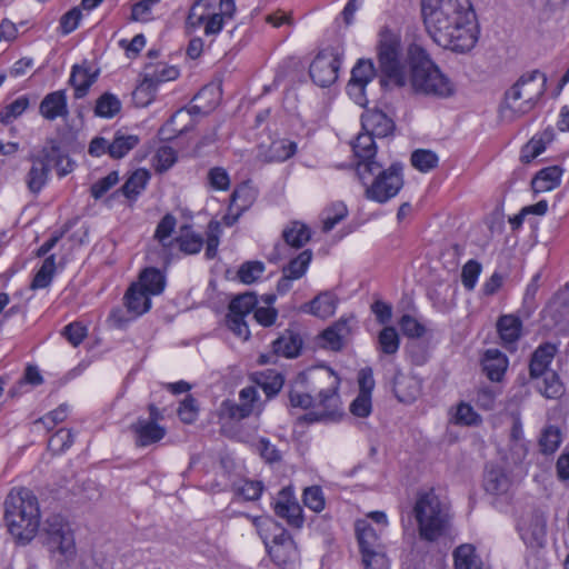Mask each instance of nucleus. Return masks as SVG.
Masks as SVG:
<instances>
[{
	"label": "nucleus",
	"instance_id": "2eb2a0df",
	"mask_svg": "<svg viewBox=\"0 0 569 569\" xmlns=\"http://www.w3.org/2000/svg\"><path fill=\"white\" fill-rule=\"evenodd\" d=\"M273 510L278 517L287 521L288 526L295 529H301L303 527V510L290 488L280 490L278 499L273 503Z\"/></svg>",
	"mask_w": 569,
	"mask_h": 569
},
{
	"label": "nucleus",
	"instance_id": "20e7f679",
	"mask_svg": "<svg viewBox=\"0 0 569 569\" xmlns=\"http://www.w3.org/2000/svg\"><path fill=\"white\" fill-rule=\"evenodd\" d=\"M409 63L408 82L415 92L436 98H448L453 93V84L432 62L428 52L418 43L407 48Z\"/></svg>",
	"mask_w": 569,
	"mask_h": 569
},
{
	"label": "nucleus",
	"instance_id": "ddd939ff",
	"mask_svg": "<svg viewBox=\"0 0 569 569\" xmlns=\"http://www.w3.org/2000/svg\"><path fill=\"white\" fill-rule=\"evenodd\" d=\"M57 152L58 141L49 139L37 154L30 156L32 166L26 176V183L31 193H40L47 184L50 173L48 159L58 154Z\"/></svg>",
	"mask_w": 569,
	"mask_h": 569
},
{
	"label": "nucleus",
	"instance_id": "412c9836",
	"mask_svg": "<svg viewBox=\"0 0 569 569\" xmlns=\"http://www.w3.org/2000/svg\"><path fill=\"white\" fill-rule=\"evenodd\" d=\"M362 129L377 138H385L392 133L393 121L379 110H370L361 116Z\"/></svg>",
	"mask_w": 569,
	"mask_h": 569
},
{
	"label": "nucleus",
	"instance_id": "5701e85b",
	"mask_svg": "<svg viewBox=\"0 0 569 569\" xmlns=\"http://www.w3.org/2000/svg\"><path fill=\"white\" fill-rule=\"evenodd\" d=\"M351 328L349 319L341 318L332 326L328 327L321 333L323 347L332 351H339L343 348L347 338L350 336Z\"/></svg>",
	"mask_w": 569,
	"mask_h": 569
},
{
	"label": "nucleus",
	"instance_id": "864d4df0",
	"mask_svg": "<svg viewBox=\"0 0 569 569\" xmlns=\"http://www.w3.org/2000/svg\"><path fill=\"white\" fill-rule=\"evenodd\" d=\"M29 106V99L26 96L17 98L14 101L6 106L0 111V122L3 124L11 123L16 118L21 116Z\"/></svg>",
	"mask_w": 569,
	"mask_h": 569
},
{
	"label": "nucleus",
	"instance_id": "f03ea898",
	"mask_svg": "<svg viewBox=\"0 0 569 569\" xmlns=\"http://www.w3.org/2000/svg\"><path fill=\"white\" fill-rule=\"evenodd\" d=\"M312 379L320 385H323L317 391V398L312 397L309 392L291 388L289 390V403L292 408L299 409H318L310 411L303 416V420L313 423L318 421H337L341 416V402L338 393L339 380L333 371L318 370L311 372Z\"/></svg>",
	"mask_w": 569,
	"mask_h": 569
},
{
	"label": "nucleus",
	"instance_id": "9d476101",
	"mask_svg": "<svg viewBox=\"0 0 569 569\" xmlns=\"http://www.w3.org/2000/svg\"><path fill=\"white\" fill-rule=\"evenodd\" d=\"M42 535L48 550L57 557L61 565H69L77 556L73 531L70 525L60 515L48 517Z\"/></svg>",
	"mask_w": 569,
	"mask_h": 569
},
{
	"label": "nucleus",
	"instance_id": "c03bdc74",
	"mask_svg": "<svg viewBox=\"0 0 569 569\" xmlns=\"http://www.w3.org/2000/svg\"><path fill=\"white\" fill-rule=\"evenodd\" d=\"M176 242H178L179 249L183 253L196 254L200 252L203 246V238L200 234L193 233L190 227L186 226L181 228V234L176 238Z\"/></svg>",
	"mask_w": 569,
	"mask_h": 569
},
{
	"label": "nucleus",
	"instance_id": "a211bd4d",
	"mask_svg": "<svg viewBox=\"0 0 569 569\" xmlns=\"http://www.w3.org/2000/svg\"><path fill=\"white\" fill-rule=\"evenodd\" d=\"M297 152V143L289 139L272 141L267 149L260 148L257 159L263 163L283 162Z\"/></svg>",
	"mask_w": 569,
	"mask_h": 569
},
{
	"label": "nucleus",
	"instance_id": "6e6d98bb",
	"mask_svg": "<svg viewBox=\"0 0 569 569\" xmlns=\"http://www.w3.org/2000/svg\"><path fill=\"white\" fill-rule=\"evenodd\" d=\"M412 379L406 377L402 373H397L393 378L392 390L395 396L400 402H410L416 398V389L409 392H405V387H412Z\"/></svg>",
	"mask_w": 569,
	"mask_h": 569
},
{
	"label": "nucleus",
	"instance_id": "9b49d317",
	"mask_svg": "<svg viewBox=\"0 0 569 569\" xmlns=\"http://www.w3.org/2000/svg\"><path fill=\"white\" fill-rule=\"evenodd\" d=\"M355 530L365 569H388V558L372 526L367 520H358Z\"/></svg>",
	"mask_w": 569,
	"mask_h": 569
},
{
	"label": "nucleus",
	"instance_id": "1a4fd4ad",
	"mask_svg": "<svg viewBox=\"0 0 569 569\" xmlns=\"http://www.w3.org/2000/svg\"><path fill=\"white\" fill-rule=\"evenodd\" d=\"M547 89V76L532 70L523 73L517 82L505 93L506 107L516 116L531 111Z\"/></svg>",
	"mask_w": 569,
	"mask_h": 569
},
{
	"label": "nucleus",
	"instance_id": "39448f33",
	"mask_svg": "<svg viewBox=\"0 0 569 569\" xmlns=\"http://www.w3.org/2000/svg\"><path fill=\"white\" fill-rule=\"evenodd\" d=\"M415 519L421 540L433 542L446 536L450 529L449 505L430 489L418 495L413 507Z\"/></svg>",
	"mask_w": 569,
	"mask_h": 569
},
{
	"label": "nucleus",
	"instance_id": "c756f323",
	"mask_svg": "<svg viewBox=\"0 0 569 569\" xmlns=\"http://www.w3.org/2000/svg\"><path fill=\"white\" fill-rule=\"evenodd\" d=\"M522 321L513 315H503L497 322V330L505 347L515 345L521 336Z\"/></svg>",
	"mask_w": 569,
	"mask_h": 569
},
{
	"label": "nucleus",
	"instance_id": "bb28decb",
	"mask_svg": "<svg viewBox=\"0 0 569 569\" xmlns=\"http://www.w3.org/2000/svg\"><path fill=\"white\" fill-rule=\"evenodd\" d=\"M508 368V359L498 349H488L482 359V369L491 381H500Z\"/></svg>",
	"mask_w": 569,
	"mask_h": 569
},
{
	"label": "nucleus",
	"instance_id": "4d7b16f0",
	"mask_svg": "<svg viewBox=\"0 0 569 569\" xmlns=\"http://www.w3.org/2000/svg\"><path fill=\"white\" fill-rule=\"evenodd\" d=\"M73 443V435L68 429L58 430L49 440L48 448L53 453H62Z\"/></svg>",
	"mask_w": 569,
	"mask_h": 569
},
{
	"label": "nucleus",
	"instance_id": "5fc2aeb1",
	"mask_svg": "<svg viewBox=\"0 0 569 569\" xmlns=\"http://www.w3.org/2000/svg\"><path fill=\"white\" fill-rule=\"evenodd\" d=\"M176 226L177 219L171 213L164 214L162 219L159 221L154 231V239H157L163 248L170 247L171 241L167 242V240L172 234Z\"/></svg>",
	"mask_w": 569,
	"mask_h": 569
},
{
	"label": "nucleus",
	"instance_id": "aec40b11",
	"mask_svg": "<svg viewBox=\"0 0 569 569\" xmlns=\"http://www.w3.org/2000/svg\"><path fill=\"white\" fill-rule=\"evenodd\" d=\"M39 112L49 121H53L59 117H67L69 114V110L66 91L57 90L48 93L40 102Z\"/></svg>",
	"mask_w": 569,
	"mask_h": 569
},
{
	"label": "nucleus",
	"instance_id": "4468645a",
	"mask_svg": "<svg viewBox=\"0 0 569 569\" xmlns=\"http://www.w3.org/2000/svg\"><path fill=\"white\" fill-rule=\"evenodd\" d=\"M257 305L258 299L251 292L239 295L229 303L226 325L237 337L243 340H248L250 337L248 323L244 319L253 311Z\"/></svg>",
	"mask_w": 569,
	"mask_h": 569
},
{
	"label": "nucleus",
	"instance_id": "4be33fe9",
	"mask_svg": "<svg viewBox=\"0 0 569 569\" xmlns=\"http://www.w3.org/2000/svg\"><path fill=\"white\" fill-rule=\"evenodd\" d=\"M557 348L555 345L546 342L540 345L531 356L529 363V375L532 379H538L549 370V366L556 355Z\"/></svg>",
	"mask_w": 569,
	"mask_h": 569
},
{
	"label": "nucleus",
	"instance_id": "680f3d73",
	"mask_svg": "<svg viewBox=\"0 0 569 569\" xmlns=\"http://www.w3.org/2000/svg\"><path fill=\"white\" fill-rule=\"evenodd\" d=\"M546 149V142L542 137H532L529 142H527L522 149L520 154V160L523 163L531 162L535 158L540 156Z\"/></svg>",
	"mask_w": 569,
	"mask_h": 569
},
{
	"label": "nucleus",
	"instance_id": "72a5a7b5",
	"mask_svg": "<svg viewBox=\"0 0 569 569\" xmlns=\"http://www.w3.org/2000/svg\"><path fill=\"white\" fill-rule=\"evenodd\" d=\"M256 383L266 393L267 399H271L282 389L284 378L280 372L269 369L257 375Z\"/></svg>",
	"mask_w": 569,
	"mask_h": 569
},
{
	"label": "nucleus",
	"instance_id": "052dcab7",
	"mask_svg": "<svg viewBox=\"0 0 569 569\" xmlns=\"http://www.w3.org/2000/svg\"><path fill=\"white\" fill-rule=\"evenodd\" d=\"M561 442L560 431L556 427H548L545 429L539 445L541 447V451L546 455L553 453Z\"/></svg>",
	"mask_w": 569,
	"mask_h": 569
},
{
	"label": "nucleus",
	"instance_id": "cd10ccee",
	"mask_svg": "<svg viewBox=\"0 0 569 569\" xmlns=\"http://www.w3.org/2000/svg\"><path fill=\"white\" fill-rule=\"evenodd\" d=\"M142 76L158 87L162 82L176 80L179 77V70L161 61H150L146 63Z\"/></svg>",
	"mask_w": 569,
	"mask_h": 569
},
{
	"label": "nucleus",
	"instance_id": "6e6552de",
	"mask_svg": "<svg viewBox=\"0 0 569 569\" xmlns=\"http://www.w3.org/2000/svg\"><path fill=\"white\" fill-rule=\"evenodd\" d=\"M378 63L383 77L403 87L408 83V57L403 58L400 36L388 28L379 32L377 46Z\"/></svg>",
	"mask_w": 569,
	"mask_h": 569
},
{
	"label": "nucleus",
	"instance_id": "423d86ee",
	"mask_svg": "<svg viewBox=\"0 0 569 569\" xmlns=\"http://www.w3.org/2000/svg\"><path fill=\"white\" fill-rule=\"evenodd\" d=\"M357 173L366 186V198L385 203L396 197L403 187L402 164L392 163L388 169L377 161H369L357 167Z\"/></svg>",
	"mask_w": 569,
	"mask_h": 569
},
{
	"label": "nucleus",
	"instance_id": "4c0bfd02",
	"mask_svg": "<svg viewBox=\"0 0 569 569\" xmlns=\"http://www.w3.org/2000/svg\"><path fill=\"white\" fill-rule=\"evenodd\" d=\"M348 216L347 206L337 201L323 209L321 213L322 231H331L338 223H340Z\"/></svg>",
	"mask_w": 569,
	"mask_h": 569
},
{
	"label": "nucleus",
	"instance_id": "7ed1b4c3",
	"mask_svg": "<svg viewBox=\"0 0 569 569\" xmlns=\"http://www.w3.org/2000/svg\"><path fill=\"white\" fill-rule=\"evenodd\" d=\"M3 520L9 533L17 541L30 542L40 526L38 498L27 488L12 489L4 501Z\"/></svg>",
	"mask_w": 569,
	"mask_h": 569
},
{
	"label": "nucleus",
	"instance_id": "f3484780",
	"mask_svg": "<svg viewBox=\"0 0 569 569\" xmlns=\"http://www.w3.org/2000/svg\"><path fill=\"white\" fill-rule=\"evenodd\" d=\"M130 430L134 435V443L137 447L143 448L162 440L166 436V429L154 421L139 418L130 426Z\"/></svg>",
	"mask_w": 569,
	"mask_h": 569
},
{
	"label": "nucleus",
	"instance_id": "09e8293b",
	"mask_svg": "<svg viewBox=\"0 0 569 569\" xmlns=\"http://www.w3.org/2000/svg\"><path fill=\"white\" fill-rule=\"evenodd\" d=\"M221 416L231 420H242L248 418L252 411V403H236L231 400H224L220 407Z\"/></svg>",
	"mask_w": 569,
	"mask_h": 569
},
{
	"label": "nucleus",
	"instance_id": "473e14b6",
	"mask_svg": "<svg viewBox=\"0 0 569 569\" xmlns=\"http://www.w3.org/2000/svg\"><path fill=\"white\" fill-rule=\"evenodd\" d=\"M375 136L365 131L357 136L356 141L352 144V150L356 157L359 159L358 166L369 161H376L375 157L377 153V147L375 142Z\"/></svg>",
	"mask_w": 569,
	"mask_h": 569
},
{
	"label": "nucleus",
	"instance_id": "0eeeda50",
	"mask_svg": "<svg viewBox=\"0 0 569 569\" xmlns=\"http://www.w3.org/2000/svg\"><path fill=\"white\" fill-rule=\"evenodd\" d=\"M271 560L282 569H291L299 560L296 541L281 525L271 518L256 517L252 520Z\"/></svg>",
	"mask_w": 569,
	"mask_h": 569
},
{
	"label": "nucleus",
	"instance_id": "7c9ffc66",
	"mask_svg": "<svg viewBox=\"0 0 569 569\" xmlns=\"http://www.w3.org/2000/svg\"><path fill=\"white\" fill-rule=\"evenodd\" d=\"M124 303L130 313L139 317L151 308L150 295L132 283L124 295Z\"/></svg>",
	"mask_w": 569,
	"mask_h": 569
},
{
	"label": "nucleus",
	"instance_id": "e2e57ef3",
	"mask_svg": "<svg viewBox=\"0 0 569 569\" xmlns=\"http://www.w3.org/2000/svg\"><path fill=\"white\" fill-rule=\"evenodd\" d=\"M58 154L51 156L48 159V162L57 169V173L59 177H64L73 171L74 161L71 160L61 149L60 143L58 142Z\"/></svg>",
	"mask_w": 569,
	"mask_h": 569
},
{
	"label": "nucleus",
	"instance_id": "c85d7f7f",
	"mask_svg": "<svg viewBox=\"0 0 569 569\" xmlns=\"http://www.w3.org/2000/svg\"><path fill=\"white\" fill-rule=\"evenodd\" d=\"M563 170L558 166H551L539 170L531 181L536 193L550 191L560 184Z\"/></svg>",
	"mask_w": 569,
	"mask_h": 569
},
{
	"label": "nucleus",
	"instance_id": "a19ab883",
	"mask_svg": "<svg viewBox=\"0 0 569 569\" xmlns=\"http://www.w3.org/2000/svg\"><path fill=\"white\" fill-rule=\"evenodd\" d=\"M400 347V338L395 327L387 326L378 335L377 349L386 355H396Z\"/></svg>",
	"mask_w": 569,
	"mask_h": 569
},
{
	"label": "nucleus",
	"instance_id": "13d9d810",
	"mask_svg": "<svg viewBox=\"0 0 569 569\" xmlns=\"http://www.w3.org/2000/svg\"><path fill=\"white\" fill-rule=\"evenodd\" d=\"M264 271V264L261 261H247L239 271L238 277L241 282L250 284L261 277Z\"/></svg>",
	"mask_w": 569,
	"mask_h": 569
},
{
	"label": "nucleus",
	"instance_id": "69168bd1",
	"mask_svg": "<svg viewBox=\"0 0 569 569\" xmlns=\"http://www.w3.org/2000/svg\"><path fill=\"white\" fill-rule=\"evenodd\" d=\"M303 503L315 512H320L325 508V497L322 489L318 486L308 487L303 491Z\"/></svg>",
	"mask_w": 569,
	"mask_h": 569
},
{
	"label": "nucleus",
	"instance_id": "58836bf2",
	"mask_svg": "<svg viewBox=\"0 0 569 569\" xmlns=\"http://www.w3.org/2000/svg\"><path fill=\"white\" fill-rule=\"evenodd\" d=\"M150 176L146 170L134 171L119 190L126 198L136 199L144 190Z\"/></svg>",
	"mask_w": 569,
	"mask_h": 569
},
{
	"label": "nucleus",
	"instance_id": "de8ad7c7",
	"mask_svg": "<svg viewBox=\"0 0 569 569\" xmlns=\"http://www.w3.org/2000/svg\"><path fill=\"white\" fill-rule=\"evenodd\" d=\"M120 110V100L114 94L106 92L97 100L94 113L101 118H113Z\"/></svg>",
	"mask_w": 569,
	"mask_h": 569
},
{
	"label": "nucleus",
	"instance_id": "8fccbe9b",
	"mask_svg": "<svg viewBox=\"0 0 569 569\" xmlns=\"http://www.w3.org/2000/svg\"><path fill=\"white\" fill-rule=\"evenodd\" d=\"M158 87L148 81V79L142 76L141 82L136 87L132 92V99L137 107H147L151 103L156 97Z\"/></svg>",
	"mask_w": 569,
	"mask_h": 569
},
{
	"label": "nucleus",
	"instance_id": "393cba45",
	"mask_svg": "<svg viewBox=\"0 0 569 569\" xmlns=\"http://www.w3.org/2000/svg\"><path fill=\"white\" fill-rule=\"evenodd\" d=\"M338 299L330 291H323L315 297L310 302L303 305L301 310L311 313L318 318H329L337 309Z\"/></svg>",
	"mask_w": 569,
	"mask_h": 569
},
{
	"label": "nucleus",
	"instance_id": "603ef678",
	"mask_svg": "<svg viewBox=\"0 0 569 569\" xmlns=\"http://www.w3.org/2000/svg\"><path fill=\"white\" fill-rule=\"evenodd\" d=\"M438 161V156L431 150L418 149L411 154V164L421 172L436 168Z\"/></svg>",
	"mask_w": 569,
	"mask_h": 569
},
{
	"label": "nucleus",
	"instance_id": "ea45409f",
	"mask_svg": "<svg viewBox=\"0 0 569 569\" xmlns=\"http://www.w3.org/2000/svg\"><path fill=\"white\" fill-rule=\"evenodd\" d=\"M56 256L50 254L43 260L42 266L34 274L31 289L37 290L49 287L56 273Z\"/></svg>",
	"mask_w": 569,
	"mask_h": 569
},
{
	"label": "nucleus",
	"instance_id": "f8f14e48",
	"mask_svg": "<svg viewBox=\"0 0 569 569\" xmlns=\"http://www.w3.org/2000/svg\"><path fill=\"white\" fill-rule=\"evenodd\" d=\"M342 62V52L337 48H326L318 52L310 64L309 74L312 81L322 88H327L338 79V71Z\"/></svg>",
	"mask_w": 569,
	"mask_h": 569
},
{
	"label": "nucleus",
	"instance_id": "49530a36",
	"mask_svg": "<svg viewBox=\"0 0 569 569\" xmlns=\"http://www.w3.org/2000/svg\"><path fill=\"white\" fill-rule=\"evenodd\" d=\"M376 74L377 70L371 59H359L351 70L350 81L367 86Z\"/></svg>",
	"mask_w": 569,
	"mask_h": 569
},
{
	"label": "nucleus",
	"instance_id": "37998d69",
	"mask_svg": "<svg viewBox=\"0 0 569 569\" xmlns=\"http://www.w3.org/2000/svg\"><path fill=\"white\" fill-rule=\"evenodd\" d=\"M542 381L538 383V390L548 399H558L565 393V387L555 372H547L542 375Z\"/></svg>",
	"mask_w": 569,
	"mask_h": 569
},
{
	"label": "nucleus",
	"instance_id": "f257e3e1",
	"mask_svg": "<svg viewBox=\"0 0 569 569\" xmlns=\"http://www.w3.org/2000/svg\"><path fill=\"white\" fill-rule=\"evenodd\" d=\"M421 14L428 34L438 46L457 53L476 46V13L470 0H422Z\"/></svg>",
	"mask_w": 569,
	"mask_h": 569
},
{
	"label": "nucleus",
	"instance_id": "338daca9",
	"mask_svg": "<svg viewBox=\"0 0 569 569\" xmlns=\"http://www.w3.org/2000/svg\"><path fill=\"white\" fill-rule=\"evenodd\" d=\"M156 170L164 172L170 169L177 161V152L169 146L160 147L154 156Z\"/></svg>",
	"mask_w": 569,
	"mask_h": 569
},
{
	"label": "nucleus",
	"instance_id": "3c124183",
	"mask_svg": "<svg viewBox=\"0 0 569 569\" xmlns=\"http://www.w3.org/2000/svg\"><path fill=\"white\" fill-rule=\"evenodd\" d=\"M254 198V190L248 183H242L233 190L230 201L231 206L237 207V209L242 212L252 204Z\"/></svg>",
	"mask_w": 569,
	"mask_h": 569
},
{
	"label": "nucleus",
	"instance_id": "bf43d9fd",
	"mask_svg": "<svg viewBox=\"0 0 569 569\" xmlns=\"http://www.w3.org/2000/svg\"><path fill=\"white\" fill-rule=\"evenodd\" d=\"M481 264L477 260H469L463 267L461 271V282L463 287L471 291L475 289L478 278L481 273Z\"/></svg>",
	"mask_w": 569,
	"mask_h": 569
},
{
	"label": "nucleus",
	"instance_id": "6ab92c4d",
	"mask_svg": "<svg viewBox=\"0 0 569 569\" xmlns=\"http://www.w3.org/2000/svg\"><path fill=\"white\" fill-rule=\"evenodd\" d=\"M98 74L99 71L92 70L87 61L81 64H74L72 67L69 83L74 88L76 99H81L87 96Z\"/></svg>",
	"mask_w": 569,
	"mask_h": 569
},
{
	"label": "nucleus",
	"instance_id": "2f4dec72",
	"mask_svg": "<svg viewBox=\"0 0 569 569\" xmlns=\"http://www.w3.org/2000/svg\"><path fill=\"white\" fill-rule=\"evenodd\" d=\"M150 296L160 295L166 287V276L157 268L149 267L141 271L139 280L134 282Z\"/></svg>",
	"mask_w": 569,
	"mask_h": 569
},
{
	"label": "nucleus",
	"instance_id": "a18cd8bd",
	"mask_svg": "<svg viewBox=\"0 0 569 569\" xmlns=\"http://www.w3.org/2000/svg\"><path fill=\"white\" fill-rule=\"evenodd\" d=\"M455 569H480L476 550L471 545H461L455 552Z\"/></svg>",
	"mask_w": 569,
	"mask_h": 569
},
{
	"label": "nucleus",
	"instance_id": "dca6fc26",
	"mask_svg": "<svg viewBox=\"0 0 569 569\" xmlns=\"http://www.w3.org/2000/svg\"><path fill=\"white\" fill-rule=\"evenodd\" d=\"M519 531L522 540L531 546H542L547 533V520L545 513L539 510H532L519 523Z\"/></svg>",
	"mask_w": 569,
	"mask_h": 569
},
{
	"label": "nucleus",
	"instance_id": "c9c22d12",
	"mask_svg": "<svg viewBox=\"0 0 569 569\" xmlns=\"http://www.w3.org/2000/svg\"><path fill=\"white\" fill-rule=\"evenodd\" d=\"M217 0H197L191 7L186 20L190 29L200 27L214 10Z\"/></svg>",
	"mask_w": 569,
	"mask_h": 569
},
{
	"label": "nucleus",
	"instance_id": "b1692460",
	"mask_svg": "<svg viewBox=\"0 0 569 569\" xmlns=\"http://www.w3.org/2000/svg\"><path fill=\"white\" fill-rule=\"evenodd\" d=\"M511 479L507 472L498 466H487L483 476L485 490L495 496H501L509 491Z\"/></svg>",
	"mask_w": 569,
	"mask_h": 569
},
{
	"label": "nucleus",
	"instance_id": "0e129e2a",
	"mask_svg": "<svg viewBox=\"0 0 569 569\" xmlns=\"http://www.w3.org/2000/svg\"><path fill=\"white\" fill-rule=\"evenodd\" d=\"M402 333L409 338H421L426 333V327L410 315H403L399 320Z\"/></svg>",
	"mask_w": 569,
	"mask_h": 569
},
{
	"label": "nucleus",
	"instance_id": "79ce46f5",
	"mask_svg": "<svg viewBox=\"0 0 569 569\" xmlns=\"http://www.w3.org/2000/svg\"><path fill=\"white\" fill-rule=\"evenodd\" d=\"M312 259V251L310 249L303 250L296 258L291 259L287 266L282 268L283 274H289L291 279L302 278Z\"/></svg>",
	"mask_w": 569,
	"mask_h": 569
},
{
	"label": "nucleus",
	"instance_id": "a878e982",
	"mask_svg": "<svg viewBox=\"0 0 569 569\" xmlns=\"http://www.w3.org/2000/svg\"><path fill=\"white\" fill-rule=\"evenodd\" d=\"M303 341L298 332L287 329L272 342V350L277 356L296 358L300 355Z\"/></svg>",
	"mask_w": 569,
	"mask_h": 569
},
{
	"label": "nucleus",
	"instance_id": "774afa93",
	"mask_svg": "<svg viewBox=\"0 0 569 569\" xmlns=\"http://www.w3.org/2000/svg\"><path fill=\"white\" fill-rule=\"evenodd\" d=\"M119 181V176L117 171H111L106 177L99 179L91 186V196L94 199H100L104 193H107L114 184Z\"/></svg>",
	"mask_w": 569,
	"mask_h": 569
},
{
	"label": "nucleus",
	"instance_id": "f704fd0d",
	"mask_svg": "<svg viewBox=\"0 0 569 569\" xmlns=\"http://www.w3.org/2000/svg\"><path fill=\"white\" fill-rule=\"evenodd\" d=\"M286 244L292 248H302L311 238L310 229L301 222L295 221L282 231Z\"/></svg>",
	"mask_w": 569,
	"mask_h": 569
},
{
	"label": "nucleus",
	"instance_id": "e433bc0d",
	"mask_svg": "<svg viewBox=\"0 0 569 569\" xmlns=\"http://www.w3.org/2000/svg\"><path fill=\"white\" fill-rule=\"evenodd\" d=\"M140 142V138L136 134H127L117 131L110 143V157L113 159L123 158L129 151Z\"/></svg>",
	"mask_w": 569,
	"mask_h": 569
}]
</instances>
